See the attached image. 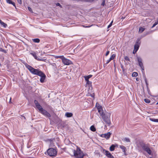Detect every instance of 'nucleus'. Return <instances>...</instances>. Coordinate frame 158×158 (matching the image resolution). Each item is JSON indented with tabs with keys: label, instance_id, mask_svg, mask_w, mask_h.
<instances>
[{
	"label": "nucleus",
	"instance_id": "30",
	"mask_svg": "<svg viewBox=\"0 0 158 158\" xmlns=\"http://www.w3.org/2000/svg\"><path fill=\"white\" fill-rule=\"evenodd\" d=\"M115 54H112L111 56L110 57V60H113L115 57Z\"/></svg>",
	"mask_w": 158,
	"mask_h": 158
},
{
	"label": "nucleus",
	"instance_id": "45",
	"mask_svg": "<svg viewBox=\"0 0 158 158\" xmlns=\"http://www.w3.org/2000/svg\"><path fill=\"white\" fill-rule=\"evenodd\" d=\"M10 4H12L13 6H15V4L14 2H12Z\"/></svg>",
	"mask_w": 158,
	"mask_h": 158
},
{
	"label": "nucleus",
	"instance_id": "48",
	"mask_svg": "<svg viewBox=\"0 0 158 158\" xmlns=\"http://www.w3.org/2000/svg\"><path fill=\"white\" fill-rule=\"evenodd\" d=\"M121 68H122V69H123V66H121Z\"/></svg>",
	"mask_w": 158,
	"mask_h": 158
},
{
	"label": "nucleus",
	"instance_id": "4",
	"mask_svg": "<svg viewBox=\"0 0 158 158\" xmlns=\"http://www.w3.org/2000/svg\"><path fill=\"white\" fill-rule=\"evenodd\" d=\"M74 156L77 158H82L85 155L78 147H77L76 150L73 151Z\"/></svg>",
	"mask_w": 158,
	"mask_h": 158
},
{
	"label": "nucleus",
	"instance_id": "31",
	"mask_svg": "<svg viewBox=\"0 0 158 158\" xmlns=\"http://www.w3.org/2000/svg\"><path fill=\"white\" fill-rule=\"evenodd\" d=\"M37 60H38V61H41L46 62V59H41L38 58Z\"/></svg>",
	"mask_w": 158,
	"mask_h": 158
},
{
	"label": "nucleus",
	"instance_id": "23",
	"mask_svg": "<svg viewBox=\"0 0 158 158\" xmlns=\"http://www.w3.org/2000/svg\"><path fill=\"white\" fill-rule=\"evenodd\" d=\"M122 140L124 141H126L127 142H130V139L128 138H123Z\"/></svg>",
	"mask_w": 158,
	"mask_h": 158
},
{
	"label": "nucleus",
	"instance_id": "6",
	"mask_svg": "<svg viewBox=\"0 0 158 158\" xmlns=\"http://www.w3.org/2000/svg\"><path fill=\"white\" fill-rule=\"evenodd\" d=\"M48 154L51 156H55L57 154L56 150L54 148H51L47 150Z\"/></svg>",
	"mask_w": 158,
	"mask_h": 158
},
{
	"label": "nucleus",
	"instance_id": "22",
	"mask_svg": "<svg viewBox=\"0 0 158 158\" xmlns=\"http://www.w3.org/2000/svg\"><path fill=\"white\" fill-rule=\"evenodd\" d=\"M64 56H55V58L56 59L60 58L62 60V59L64 58Z\"/></svg>",
	"mask_w": 158,
	"mask_h": 158
},
{
	"label": "nucleus",
	"instance_id": "15",
	"mask_svg": "<svg viewBox=\"0 0 158 158\" xmlns=\"http://www.w3.org/2000/svg\"><path fill=\"white\" fill-rule=\"evenodd\" d=\"M111 134L110 132H108L107 133L104 134V138L106 139H108L110 137Z\"/></svg>",
	"mask_w": 158,
	"mask_h": 158
},
{
	"label": "nucleus",
	"instance_id": "20",
	"mask_svg": "<svg viewBox=\"0 0 158 158\" xmlns=\"http://www.w3.org/2000/svg\"><path fill=\"white\" fill-rule=\"evenodd\" d=\"M32 40L35 43H39L40 42V40L38 38L33 39Z\"/></svg>",
	"mask_w": 158,
	"mask_h": 158
},
{
	"label": "nucleus",
	"instance_id": "33",
	"mask_svg": "<svg viewBox=\"0 0 158 158\" xmlns=\"http://www.w3.org/2000/svg\"><path fill=\"white\" fill-rule=\"evenodd\" d=\"M124 59L126 60H127V61H130V58H129V57L128 56H125Z\"/></svg>",
	"mask_w": 158,
	"mask_h": 158
},
{
	"label": "nucleus",
	"instance_id": "49",
	"mask_svg": "<svg viewBox=\"0 0 158 158\" xmlns=\"http://www.w3.org/2000/svg\"><path fill=\"white\" fill-rule=\"evenodd\" d=\"M124 155H127V154H126V152H125V153H124Z\"/></svg>",
	"mask_w": 158,
	"mask_h": 158
},
{
	"label": "nucleus",
	"instance_id": "42",
	"mask_svg": "<svg viewBox=\"0 0 158 158\" xmlns=\"http://www.w3.org/2000/svg\"><path fill=\"white\" fill-rule=\"evenodd\" d=\"M18 0V3L19 4H21L22 3L21 0Z\"/></svg>",
	"mask_w": 158,
	"mask_h": 158
},
{
	"label": "nucleus",
	"instance_id": "11",
	"mask_svg": "<svg viewBox=\"0 0 158 158\" xmlns=\"http://www.w3.org/2000/svg\"><path fill=\"white\" fill-rule=\"evenodd\" d=\"M41 77L40 81L41 82L43 83L44 82L45 79L46 77V75L43 72L41 73L40 75L39 76Z\"/></svg>",
	"mask_w": 158,
	"mask_h": 158
},
{
	"label": "nucleus",
	"instance_id": "34",
	"mask_svg": "<svg viewBox=\"0 0 158 158\" xmlns=\"http://www.w3.org/2000/svg\"><path fill=\"white\" fill-rule=\"evenodd\" d=\"M113 23V20H112L111 22V23L109 24V25L108 26V27H107V28H110L112 26V23Z\"/></svg>",
	"mask_w": 158,
	"mask_h": 158
},
{
	"label": "nucleus",
	"instance_id": "39",
	"mask_svg": "<svg viewBox=\"0 0 158 158\" xmlns=\"http://www.w3.org/2000/svg\"><path fill=\"white\" fill-rule=\"evenodd\" d=\"M56 6H59L60 7H62V6H61V5L59 3H56Z\"/></svg>",
	"mask_w": 158,
	"mask_h": 158
},
{
	"label": "nucleus",
	"instance_id": "29",
	"mask_svg": "<svg viewBox=\"0 0 158 158\" xmlns=\"http://www.w3.org/2000/svg\"><path fill=\"white\" fill-rule=\"evenodd\" d=\"M86 81V84L89 85V86H91L92 84V82L89 81V80Z\"/></svg>",
	"mask_w": 158,
	"mask_h": 158
},
{
	"label": "nucleus",
	"instance_id": "10",
	"mask_svg": "<svg viewBox=\"0 0 158 158\" xmlns=\"http://www.w3.org/2000/svg\"><path fill=\"white\" fill-rule=\"evenodd\" d=\"M103 152L105 155L108 158H114V156L111 155L110 152L105 149H103Z\"/></svg>",
	"mask_w": 158,
	"mask_h": 158
},
{
	"label": "nucleus",
	"instance_id": "50",
	"mask_svg": "<svg viewBox=\"0 0 158 158\" xmlns=\"http://www.w3.org/2000/svg\"><path fill=\"white\" fill-rule=\"evenodd\" d=\"M156 104H158V102H157V103H156Z\"/></svg>",
	"mask_w": 158,
	"mask_h": 158
},
{
	"label": "nucleus",
	"instance_id": "25",
	"mask_svg": "<svg viewBox=\"0 0 158 158\" xmlns=\"http://www.w3.org/2000/svg\"><path fill=\"white\" fill-rule=\"evenodd\" d=\"M150 120L152 122L158 123V119L150 118Z\"/></svg>",
	"mask_w": 158,
	"mask_h": 158
},
{
	"label": "nucleus",
	"instance_id": "19",
	"mask_svg": "<svg viewBox=\"0 0 158 158\" xmlns=\"http://www.w3.org/2000/svg\"><path fill=\"white\" fill-rule=\"evenodd\" d=\"M115 146L114 144H112L110 147V150L111 151H113L114 150Z\"/></svg>",
	"mask_w": 158,
	"mask_h": 158
},
{
	"label": "nucleus",
	"instance_id": "8",
	"mask_svg": "<svg viewBox=\"0 0 158 158\" xmlns=\"http://www.w3.org/2000/svg\"><path fill=\"white\" fill-rule=\"evenodd\" d=\"M62 61L63 64L65 65H68L73 64V62L71 60L66 58L64 57L62 59Z\"/></svg>",
	"mask_w": 158,
	"mask_h": 158
},
{
	"label": "nucleus",
	"instance_id": "21",
	"mask_svg": "<svg viewBox=\"0 0 158 158\" xmlns=\"http://www.w3.org/2000/svg\"><path fill=\"white\" fill-rule=\"evenodd\" d=\"M92 76V75H89L87 76H85V81L89 80V79Z\"/></svg>",
	"mask_w": 158,
	"mask_h": 158
},
{
	"label": "nucleus",
	"instance_id": "47",
	"mask_svg": "<svg viewBox=\"0 0 158 158\" xmlns=\"http://www.w3.org/2000/svg\"><path fill=\"white\" fill-rule=\"evenodd\" d=\"M91 26L92 25L90 26H86L85 27H91Z\"/></svg>",
	"mask_w": 158,
	"mask_h": 158
},
{
	"label": "nucleus",
	"instance_id": "13",
	"mask_svg": "<svg viewBox=\"0 0 158 158\" xmlns=\"http://www.w3.org/2000/svg\"><path fill=\"white\" fill-rule=\"evenodd\" d=\"M98 111L100 114V115L102 117V116L104 114H105L106 113H104L103 112V110L102 108L100 109H98Z\"/></svg>",
	"mask_w": 158,
	"mask_h": 158
},
{
	"label": "nucleus",
	"instance_id": "32",
	"mask_svg": "<svg viewBox=\"0 0 158 158\" xmlns=\"http://www.w3.org/2000/svg\"><path fill=\"white\" fill-rule=\"evenodd\" d=\"M158 23V20H157V21L155 22L153 24L152 27V28L154 27H155L156 25H157Z\"/></svg>",
	"mask_w": 158,
	"mask_h": 158
},
{
	"label": "nucleus",
	"instance_id": "7",
	"mask_svg": "<svg viewBox=\"0 0 158 158\" xmlns=\"http://www.w3.org/2000/svg\"><path fill=\"white\" fill-rule=\"evenodd\" d=\"M140 44V39H138L136 40V43L134 45V49L133 52V53L135 54L137 51L139 49Z\"/></svg>",
	"mask_w": 158,
	"mask_h": 158
},
{
	"label": "nucleus",
	"instance_id": "40",
	"mask_svg": "<svg viewBox=\"0 0 158 158\" xmlns=\"http://www.w3.org/2000/svg\"><path fill=\"white\" fill-rule=\"evenodd\" d=\"M110 59L108 60H107L106 63V64H107L108 63H109L110 61L111 60H110Z\"/></svg>",
	"mask_w": 158,
	"mask_h": 158
},
{
	"label": "nucleus",
	"instance_id": "38",
	"mask_svg": "<svg viewBox=\"0 0 158 158\" xmlns=\"http://www.w3.org/2000/svg\"><path fill=\"white\" fill-rule=\"evenodd\" d=\"M7 2L10 4L12 2V1L11 0H6Z\"/></svg>",
	"mask_w": 158,
	"mask_h": 158
},
{
	"label": "nucleus",
	"instance_id": "17",
	"mask_svg": "<svg viewBox=\"0 0 158 158\" xmlns=\"http://www.w3.org/2000/svg\"><path fill=\"white\" fill-rule=\"evenodd\" d=\"M73 114L71 113L66 112L65 114V116L67 117H71L72 116Z\"/></svg>",
	"mask_w": 158,
	"mask_h": 158
},
{
	"label": "nucleus",
	"instance_id": "51",
	"mask_svg": "<svg viewBox=\"0 0 158 158\" xmlns=\"http://www.w3.org/2000/svg\"><path fill=\"white\" fill-rule=\"evenodd\" d=\"M11 99V98H10V100Z\"/></svg>",
	"mask_w": 158,
	"mask_h": 158
},
{
	"label": "nucleus",
	"instance_id": "28",
	"mask_svg": "<svg viewBox=\"0 0 158 158\" xmlns=\"http://www.w3.org/2000/svg\"><path fill=\"white\" fill-rule=\"evenodd\" d=\"M144 101L146 103H149L150 102V100L148 99L145 98L144 99Z\"/></svg>",
	"mask_w": 158,
	"mask_h": 158
},
{
	"label": "nucleus",
	"instance_id": "37",
	"mask_svg": "<svg viewBox=\"0 0 158 158\" xmlns=\"http://www.w3.org/2000/svg\"><path fill=\"white\" fill-rule=\"evenodd\" d=\"M105 0H104L102 1V3L101 5L102 6H104L105 5Z\"/></svg>",
	"mask_w": 158,
	"mask_h": 158
},
{
	"label": "nucleus",
	"instance_id": "18",
	"mask_svg": "<svg viewBox=\"0 0 158 158\" xmlns=\"http://www.w3.org/2000/svg\"><path fill=\"white\" fill-rule=\"evenodd\" d=\"M145 28L143 27H140L139 29V33H142L144 30Z\"/></svg>",
	"mask_w": 158,
	"mask_h": 158
},
{
	"label": "nucleus",
	"instance_id": "44",
	"mask_svg": "<svg viewBox=\"0 0 158 158\" xmlns=\"http://www.w3.org/2000/svg\"><path fill=\"white\" fill-rule=\"evenodd\" d=\"M28 10L31 12L32 10H31V8H30V7H28Z\"/></svg>",
	"mask_w": 158,
	"mask_h": 158
},
{
	"label": "nucleus",
	"instance_id": "12",
	"mask_svg": "<svg viewBox=\"0 0 158 158\" xmlns=\"http://www.w3.org/2000/svg\"><path fill=\"white\" fill-rule=\"evenodd\" d=\"M30 54L35 59L37 60L38 59V58L36 56V53L35 52L32 51L30 53Z\"/></svg>",
	"mask_w": 158,
	"mask_h": 158
},
{
	"label": "nucleus",
	"instance_id": "5",
	"mask_svg": "<svg viewBox=\"0 0 158 158\" xmlns=\"http://www.w3.org/2000/svg\"><path fill=\"white\" fill-rule=\"evenodd\" d=\"M110 114L106 113L102 117L103 121L107 124L110 126L111 124L110 122Z\"/></svg>",
	"mask_w": 158,
	"mask_h": 158
},
{
	"label": "nucleus",
	"instance_id": "1",
	"mask_svg": "<svg viewBox=\"0 0 158 158\" xmlns=\"http://www.w3.org/2000/svg\"><path fill=\"white\" fill-rule=\"evenodd\" d=\"M137 148L139 151L142 152L143 151L146 152L149 155L152 156V153L150 148L148 144H145L142 142H140L137 145Z\"/></svg>",
	"mask_w": 158,
	"mask_h": 158
},
{
	"label": "nucleus",
	"instance_id": "41",
	"mask_svg": "<svg viewBox=\"0 0 158 158\" xmlns=\"http://www.w3.org/2000/svg\"><path fill=\"white\" fill-rule=\"evenodd\" d=\"M109 53H110L109 51H107V52L106 54V56H108V54H109Z\"/></svg>",
	"mask_w": 158,
	"mask_h": 158
},
{
	"label": "nucleus",
	"instance_id": "27",
	"mask_svg": "<svg viewBox=\"0 0 158 158\" xmlns=\"http://www.w3.org/2000/svg\"><path fill=\"white\" fill-rule=\"evenodd\" d=\"M96 106L98 110V109H100L102 108V106L99 105L98 104H97V103H96Z\"/></svg>",
	"mask_w": 158,
	"mask_h": 158
},
{
	"label": "nucleus",
	"instance_id": "43",
	"mask_svg": "<svg viewBox=\"0 0 158 158\" xmlns=\"http://www.w3.org/2000/svg\"><path fill=\"white\" fill-rule=\"evenodd\" d=\"M91 97H93V98H94V93H93L92 94H90V95Z\"/></svg>",
	"mask_w": 158,
	"mask_h": 158
},
{
	"label": "nucleus",
	"instance_id": "16",
	"mask_svg": "<svg viewBox=\"0 0 158 158\" xmlns=\"http://www.w3.org/2000/svg\"><path fill=\"white\" fill-rule=\"evenodd\" d=\"M119 148L122 150L124 153H125L126 148L125 146L123 145H120Z\"/></svg>",
	"mask_w": 158,
	"mask_h": 158
},
{
	"label": "nucleus",
	"instance_id": "36",
	"mask_svg": "<svg viewBox=\"0 0 158 158\" xmlns=\"http://www.w3.org/2000/svg\"><path fill=\"white\" fill-rule=\"evenodd\" d=\"M85 2H93L94 0H85Z\"/></svg>",
	"mask_w": 158,
	"mask_h": 158
},
{
	"label": "nucleus",
	"instance_id": "46",
	"mask_svg": "<svg viewBox=\"0 0 158 158\" xmlns=\"http://www.w3.org/2000/svg\"><path fill=\"white\" fill-rule=\"evenodd\" d=\"M101 136L102 137H104V136H105L104 134H103L101 135Z\"/></svg>",
	"mask_w": 158,
	"mask_h": 158
},
{
	"label": "nucleus",
	"instance_id": "14",
	"mask_svg": "<svg viewBox=\"0 0 158 158\" xmlns=\"http://www.w3.org/2000/svg\"><path fill=\"white\" fill-rule=\"evenodd\" d=\"M0 23L2 27L4 28H6L7 26L6 24L2 22L1 19H0Z\"/></svg>",
	"mask_w": 158,
	"mask_h": 158
},
{
	"label": "nucleus",
	"instance_id": "3",
	"mask_svg": "<svg viewBox=\"0 0 158 158\" xmlns=\"http://www.w3.org/2000/svg\"><path fill=\"white\" fill-rule=\"evenodd\" d=\"M26 67L28 69L29 71L32 74L38 76L40 75L42 72L39 69H35L27 63L24 64Z\"/></svg>",
	"mask_w": 158,
	"mask_h": 158
},
{
	"label": "nucleus",
	"instance_id": "2",
	"mask_svg": "<svg viewBox=\"0 0 158 158\" xmlns=\"http://www.w3.org/2000/svg\"><path fill=\"white\" fill-rule=\"evenodd\" d=\"M34 103L37 108L38 109L40 112L41 114L45 116L48 118H50L51 117L50 114L46 110L43 109L42 106L40 105L37 101L35 100L34 101Z\"/></svg>",
	"mask_w": 158,
	"mask_h": 158
},
{
	"label": "nucleus",
	"instance_id": "9",
	"mask_svg": "<svg viewBox=\"0 0 158 158\" xmlns=\"http://www.w3.org/2000/svg\"><path fill=\"white\" fill-rule=\"evenodd\" d=\"M137 59L139 65L141 69L142 70L144 71V69L143 65V64L142 62V59L139 56H137Z\"/></svg>",
	"mask_w": 158,
	"mask_h": 158
},
{
	"label": "nucleus",
	"instance_id": "35",
	"mask_svg": "<svg viewBox=\"0 0 158 158\" xmlns=\"http://www.w3.org/2000/svg\"><path fill=\"white\" fill-rule=\"evenodd\" d=\"M0 51H1V52H3L4 53H6V51L3 49L2 48H0Z\"/></svg>",
	"mask_w": 158,
	"mask_h": 158
},
{
	"label": "nucleus",
	"instance_id": "24",
	"mask_svg": "<svg viewBox=\"0 0 158 158\" xmlns=\"http://www.w3.org/2000/svg\"><path fill=\"white\" fill-rule=\"evenodd\" d=\"M90 130L92 131H95L96 129L94 126V125L91 126L90 127Z\"/></svg>",
	"mask_w": 158,
	"mask_h": 158
},
{
	"label": "nucleus",
	"instance_id": "26",
	"mask_svg": "<svg viewBox=\"0 0 158 158\" xmlns=\"http://www.w3.org/2000/svg\"><path fill=\"white\" fill-rule=\"evenodd\" d=\"M138 75V73L136 72H133L132 74V76L133 77H137Z\"/></svg>",
	"mask_w": 158,
	"mask_h": 158
}]
</instances>
